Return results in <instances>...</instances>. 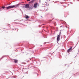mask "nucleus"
<instances>
[{"instance_id":"4","label":"nucleus","mask_w":79,"mask_h":79,"mask_svg":"<svg viewBox=\"0 0 79 79\" xmlns=\"http://www.w3.org/2000/svg\"><path fill=\"white\" fill-rule=\"evenodd\" d=\"M37 3H35L34 4V8H36V7H37Z\"/></svg>"},{"instance_id":"1","label":"nucleus","mask_w":79,"mask_h":79,"mask_svg":"<svg viewBox=\"0 0 79 79\" xmlns=\"http://www.w3.org/2000/svg\"><path fill=\"white\" fill-rule=\"evenodd\" d=\"M15 6H10L7 7H6V8L7 9H10V8H14V7H15Z\"/></svg>"},{"instance_id":"9","label":"nucleus","mask_w":79,"mask_h":79,"mask_svg":"<svg viewBox=\"0 0 79 79\" xmlns=\"http://www.w3.org/2000/svg\"><path fill=\"white\" fill-rule=\"evenodd\" d=\"M27 1H29L30 0H27Z\"/></svg>"},{"instance_id":"6","label":"nucleus","mask_w":79,"mask_h":79,"mask_svg":"<svg viewBox=\"0 0 79 79\" xmlns=\"http://www.w3.org/2000/svg\"><path fill=\"white\" fill-rule=\"evenodd\" d=\"M14 61H15V63H16L17 62H18V60H15Z\"/></svg>"},{"instance_id":"2","label":"nucleus","mask_w":79,"mask_h":79,"mask_svg":"<svg viewBox=\"0 0 79 79\" xmlns=\"http://www.w3.org/2000/svg\"><path fill=\"white\" fill-rule=\"evenodd\" d=\"M25 6L26 8H29V5L26 4Z\"/></svg>"},{"instance_id":"8","label":"nucleus","mask_w":79,"mask_h":79,"mask_svg":"<svg viewBox=\"0 0 79 79\" xmlns=\"http://www.w3.org/2000/svg\"><path fill=\"white\" fill-rule=\"evenodd\" d=\"M2 8H3V9H4V8H5V7H4V6H2Z\"/></svg>"},{"instance_id":"5","label":"nucleus","mask_w":79,"mask_h":79,"mask_svg":"<svg viewBox=\"0 0 79 79\" xmlns=\"http://www.w3.org/2000/svg\"><path fill=\"white\" fill-rule=\"evenodd\" d=\"M71 49H72V48H70L69 49H68V52H70V50H71Z\"/></svg>"},{"instance_id":"3","label":"nucleus","mask_w":79,"mask_h":79,"mask_svg":"<svg viewBox=\"0 0 79 79\" xmlns=\"http://www.w3.org/2000/svg\"><path fill=\"white\" fill-rule=\"evenodd\" d=\"M57 40V41H59V40H60V35H58Z\"/></svg>"},{"instance_id":"7","label":"nucleus","mask_w":79,"mask_h":79,"mask_svg":"<svg viewBox=\"0 0 79 79\" xmlns=\"http://www.w3.org/2000/svg\"><path fill=\"white\" fill-rule=\"evenodd\" d=\"M26 18H29V16H27L26 17Z\"/></svg>"}]
</instances>
